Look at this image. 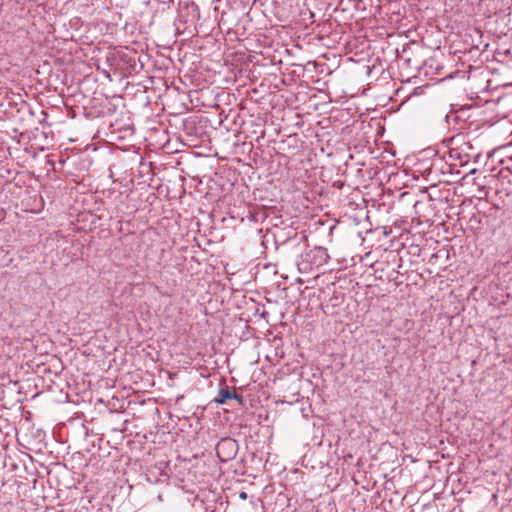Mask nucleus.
<instances>
[{
  "label": "nucleus",
  "instance_id": "obj_2",
  "mask_svg": "<svg viewBox=\"0 0 512 512\" xmlns=\"http://www.w3.org/2000/svg\"><path fill=\"white\" fill-rule=\"evenodd\" d=\"M228 399H235L240 403L242 401V398L239 395L229 391V389L226 388L219 391L218 396L215 398V402L218 404H223Z\"/></svg>",
  "mask_w": 512,
  "mask_h": 512
},
{
  "label": "nucleus",
  "instance_id": "obj_1",
  "mask_svg": "<svg viewBox=\"0 0 512 512\" xmlns=\"http://www.w3.org/2000/svg\"><path fill=\"white\" fill-rule=\"evenodd\" d=\"M329 258L326 248L316 246L300 254L296 262L298 271L302 274H308L325 265Z\"/></svg>",
  "mask_w": 512,
  "mask_h": 512
},
{
  "label": "nucleus",
  "instance_id": "obj_3",
  "mask_svg": "<svg viewBox=\"0 0 512 512\" xmlns=\"http://www.w3.org/2000/svg\"><path fill=\"white\" fill-rule=\"evenodd\" d=\"M224 447L234 452L236 448V443L232 439H222L217 445V453L219 454V450Z\"/></svg>",
  "mask_w": 512,
  "mask_h": 512
},
{
  "label": "nucleus",
  "instance_id": "obj_4",
  "mask_svg": "<svg viewBox=\"0 0 512 512\" xmlns=\"http://www.w3.org/2000/svg\"><path fill=\"white\" fill-rule=\"evenodd\" d=\"M239 497H240L241 499L245 500V499H247V493H246V492H241V493L239 494Z\"/></svg>",
  "mask_w": 512,
  "mask_h": 512
}]
</instances>
